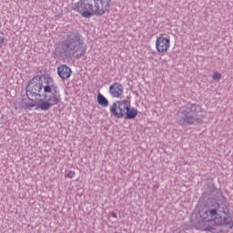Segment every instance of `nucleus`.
Here are the masks:
<instances>
[{"instance_id": "f257e3e1", "label": "nucleus", "mask_w": 233, "mask_h": 233, "mask_svg": "<svg viewBox=\"0 0 233 233\" xmlns=\"http://www.w3.org/2000/svg\"><path fill=\"white\" fill-rule=\"evenodd\" d=\"M26 96L28 99H31V102H27L24 106V108L27 110H32L36 105L33 97L43 99L37 106L40 110H48L61 103L59 87L54 84V78L48 75L34 76L28 83Z\"/></svg>"}, {"instance_id": "f03ea898", "label": "nucleus", "mask_w": 233, "mask_h": 233, "mask_svg": "<svg viewBox=\"0 0 233 233\" xmlns=\"http://www.w3.org/2000/svg\"><path fill=\"white\" fill-rule=\"evenodd\" d=\"M221 206L219 203H215L208 208H204L199 212L202 221L201 230L206 232L219 233L218 227H226L228 230L233 228V219L230 217V211H219Z\"/></svg>"}, {"instance_id": "7ed1b4c3", "label": "nucleus", "mask_w": 233, "mask_h": 233, "mask_svg": "<svg viewBox=\"0 0 233 233\" xmlns=\"http://www.w3.org/2000/svg\"><path fill=\"white\" fill-rule=\"evenodd\" d=\"M110 3L112 0H80L73 9L82 17L90 19L94 15H105L110 8Z\"/></svg>"}, {"instance_id": "20e7f679", "label": "nucleus", "mask_w": 233, "mask_h": 233, "mask_svg": "<svg viewBox=\"0 0 233 233\" xmlns=\"http://www.w3.org/2000/svg\"><path fill=\"white\" fill-rule=\"evenodd\" d=\"M182 125H199L205 119V109L199 105L187 104L180 109Z\"/></svg>"}, {"instance_id": "39448f33", "label": "nucleus", "mask_w": 233, "mask_h": 233, "mask_svg": "<svg viewBox=\"0 0 233 233\" xmlns=\"http://www.w3.org/2000/svg\"><path fill=\"white\" fill-rule=\"evenodd\" d=\"M62 52L65 56H68L70 52L76 54V57H83L86 54V46L83 45L81 40L77 37H68L62 44Z\"/></svg>"}, {"instance_id": "423d86ee", "label": "nucleus", "mask_w": 233, "mask_h": 233, "mask_svg": "<svg viewBox=\"0 0 233 233\" xmlns=\"http://www.w3.org/2000/svg\"><path fill=\"white\" fill-rule=\"evenodd\" d=\"M130 106V101L128 100H117L112 104L109 107V112L113 117L121 119L127 115V111Z\"/></svg>"}, {"instance_id": "0eeeda50", "label": "nucleus", "mask_w": 233, "mask_h": 233, "mask_svg": "<svg viewBox=\"0 0 233 233\" xmlns=\"http://www.w3.org/2000/svg\"><path fill=\"white\" fill-rule=\"evenodd\" d=\"M170 48V39L165 37V35H160L156 40V50L158 54H166Z\"/></svg>"}, {"instance_id": "6e6552de", "label": "nucleus", "mask_w": 233, "mask_h": 233, "mask_svg": "<svg viewBox=\"0 0 233 233\" xmlns=\"http://www.w3.org/2000/svg\"><path fill=\"white\" fill-rule=\"evenodd\" d=\"M125 87H123V85L118 82H115L109 86V95L115 99H119L120 97H123Z\"/></svg>"}, {"instance_id": "1a4fd4ad", "label": "nucleus", "mask_w": 233, "mask_h": 233, "mask_svg": "<svg viewBox=\"0 0 233 233\" xmlns=\"http://www.w3.org/2000/svg\"><path fill=\"white\" fill-rule=\"evenodd\" d=\"M57 74L61 79H68L72 76V69L66 65H60L57 67Z\"/></svg>"}, {"instance_id": "9d476101", "label": "nucleus", "mask_w": 233, "mask_h": 233, "mask_svg": "<svg viewBox=\"0 0 233 233\" xmlns=\"http://www.w3.org/2000/svg\"><path fill=\"white\" fill-rule=\"evenodd\" d=\"M127 119H136L137 117V109L131 106L129 104V106L127 107V110L126 112Z\"/></svg>"}, {"instance_id": "9b49d317", "label": "nucleus", "mask_w": 233, "mask_h": 233, "mask_svg": "<svg viewBox=\"0 0 233 233\" xmlns=\"http://www.w3.org/2000/svg\"><path fill=\"white\" fill-rule=\"evenodd\" d=\"M96 101L100 106H104V108H106L108 106V99L105 97L101 93L97 95Z\"/></svg>"}, {"instance_id": "f8f14e48", "label": "nucleus", "mask_w": 233, "mask_h": 233, "mask_svg": "<svg viewBox=\"0 0 233 233\" xmlns=\"http://www.w3.org/2000/svg\"><path fill=\"white\" fill-rule=\"evenodd\" d=\"M5 45V33L0 32V50Z\"/></svg>"}, {"instance_id": "ddd939ff", "label": "nucleus", "mask_w": 233, "mask_h": 233, "mask_svg": "<svg viewBox=\"0 0 233 233\" xmlns=\"http://www.w3.org/2000/svg\"><path fill=\"white\" fill-rule=\"evenodd\" d=\"M212 79L214 81H219V79H221V74H219L218 72H215L213 75H212Z\"/></svg>"}, {"instance_id": "4468645a", "label": "nucleus", "mask_w": 233, "mask_h": 233, "mask_svg": "<svg viewBox=\"0 0 233 233\" xmlns=\"http://www.w3.org/2000/svg\"><path fill=\"white\" fill-rule=\"evenodd\" d=\"M65 176H66V177L72 179V178L76 177V173L74 171H67Z\"/></svg>"}]
</instances>
